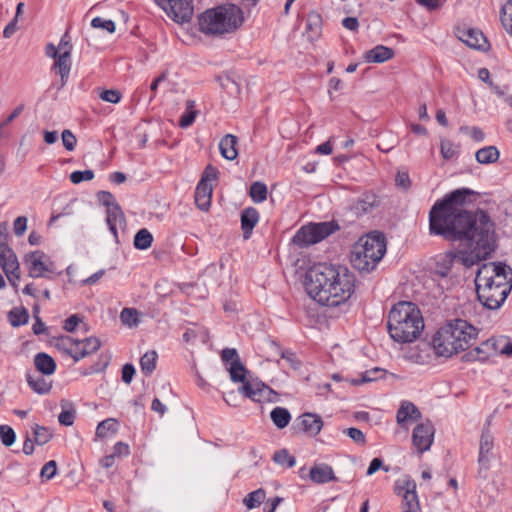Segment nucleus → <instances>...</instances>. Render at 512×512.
Returning a JSON list of instances; mask_svg holds the SVG:
<instances>
[{
	"label": "nucleus",
	"instance_id": "1",
	"mask_svg": "<svg viewBox=\"0 0 512 512\" xmlns=\"http://www.w3.org/2000/svg\"><path fill=\"white\" fill-rule=\"evenodd\" d=\"M475 192L456 189L438 200L429 212L430 232L448 241L465 242L469 250L454 251L455 261L470 268L485 260L496 248L495 226L483 210L463 208Z\"/></svg>",
	"mask_w": 512,
	"mask_h": 512
},
{
	"label": "nucleus",
	"instance_id": "2",
	"mask_svg": "<svg viewBox=\"0 0 512 512\" xmlns=\"http://www.w3.org/2000/svg\"><path fill=\"white\" fill-rule=\"evenodd\" d=\"M354 274L344 266L317 265L305 277L308 295L321 305L338 306L354 292Z\"/></svg>",
	"mask_w": 512,
	"mask_h": 512
},
{
	"label": "nucleus",
	"instance_id": "3",
	"mask_svg": "<svg viewBox=\"0 0 512 512\" xmlns=\"http://www.w3.org/2000/svg\"><path fill=\"white\" fill-rule=\"evenodd\" d=\"M512 269L502 262L484 263L475 277L478 300L490 310L499 309L512 289Z\"/></svg>",
	"mask_w": 512,
	"mask_h": 512
},
{
	"label": "nucleus",
	"instance_id": "4",
	"mask_svg": "<svg viewBox=\"0 0 512 512\" xmlns=\"http://www.w3.org/2000/svg\"><path fill=\"white\" fill-rule=\"evenodd\" d=\"M477 335L478 330L472 324L463 319H454L434 334L433 349L436 355L449 358L468 349Z\"/></svg>",
	"mask_w": 512,
	"mask_h": 512
},
{
	"label": "nucleus",
	"instance_id": "5",
	"mask_svg": "<svg viewBox=\"0 0 512 512\" xmlns=\"http://www.w3.org/2000/svg\"><path fill=\"white\" fill-rule=\"evenodd\" d=\"M387 329L395 342H414L424 329L420 309L408 301H400L393 305L388 315Z\"/></svg>",
	"mask_w": 512,
	"mask_h": 512
},
{
	"label": "nucleus",
	"instance_id": "6",
	"mask_svg": "<svg viewBox=\"0 0 512 512\" xmlns=\"http://www.w3.org/2000/svg\"><path fill=\"white\" fill-rule=\"evenodd\" d=\"M222 361L229 365L227 370L231 381L242 383L238 391L244 397L254 402H270L273 401L276 393L272 388L257 379H247V369L241 362L237 350L234 348H226L221 353Z\"/></svg>",
	"mask_w": 512,
	"mask_h": 512
},
{
	"label": "nucleus",
	"instance_id": "7",
	"mask_svg": "<svg viewBox=\"0 0 512 512\" xmlns=\"http://www.w3.org/2000/svg\"><path fill=\"white\" fill-rule=\"evenodd\" d=\"M244 21L242 10L226 4L203 12L198 19L200 31L210 35L234 32Z\"/></svg>",
	"mask_w": 512,
	"mask_h": 512
},
{
	"label": "nucleus",
	"instance_id": "8",
	"mask_svg": "<svg viewBox=\"0 0 512 512\" xmlns=\"http://www.w3.org/2000/svg\"><path fill=\"white\" fill-rule=\"evenodd\" d=\"M386 242L382 234H368L361 237L354 245L351 263L361 272H370L383 258Z\"/></svg>",
	"mask_w": 512,
	"mask_h": 512
},
{
	"label": "nucleus",
	"instance_id": "9",
	"mask_svg": "<svg viewBox=\"0 0 512 512\" xmlns=\"http://www.w3.org/2000/svg\"><path fill=\"white\" fill-rule=\"evenodd\" d=\"M338 228L339 226L334 221L311 223L301 227L296 232L293 243L299 247H307L322 241Z\"/></svg>",
	"mask_w": 512,
	"mask_h": 512
},
{
	"label": "nucleus",
	"instance_id": "10",
	"mask_svg": "<svg viewBox=\"0 0 512 512\" xmlns=\"http://www.w3.org/2000/svg\"><path fill=\"white\" fill-rule=\"evenodd\" d=\"M0 267L6 274L9 282L16 286L20 279L19 263L14 251L8 244V224L0 223Z\"/></svg>",
	"mask_w": 512,
	"mask_h": 512
},
{
	"label": "nucleus",
	"instance_id": "11",
	"mask_svg": "<svg viewBox=\"0 0 512 512\" xmlns=\"http://www.w3.org/2000/svg\"><path fill=\"white\" fill-rule=\"evenodd\" d=\"M157 3L179 23L189 22L193 15L192 0H156Z\"/></svg>",
	"mask_w": 512,
	"mask_h": 512
},
{
	"label": "nucleus",
	"instance_id": "12",
	"mask_svg": "<svg viewBox=\"0 0 512 512\" xmlns=\"http://www.w3.org/2000/svg\"><path fill=\"white\" fill-rule=\"evenodd\" d=\"M395 492L403 498V509L419 512L420 504L416 492V482L413 479L407 478L397 481L395 485Z\"/></svg>",
	"mask_w": 512,
	"mask_h": 512
},
{
	"label": "nucleus",
	"instance_id": "13",
	"mask_svg": "<svg viewBox=\"0 0 512 512\" xmlns=\"http://www.w3.org/2000/svg\"><path fill=\"white\" fill-rule=\"evenodd\" d=\"M434 427L430 421L418 424L412 433V442L419 453L428 451L434 440Z\"/></svg>",
	"mask_w": 512,
	"mask_h": 512
},
{
	"label": "nucleus",
	"instance_id": "14",
	"mask_svg": "<svg viewBox=\"0 0 512 512\" xmlns=\"http://www.w3.org/2000/svg\"><path fill=\"white\" fill-rule=\"evenodd\" d=\"M296 428L310 437L317 436L323 427L322 418L316 413H303L296 419Z\"/></svg>",
	"mask_w": 512,
	"mask_h": 512
},
{
	"label": "nucleus",
	"instance_id": "15",
	"mask_svg": "<svg viewBox=\"0 0 512 512\" xmlns=\"http://www.w3.org/2000/svg\"><path fill=\"white\" fill-rule=\"evenodd\" d=\"M45 254L42 251H33L25 255L24 262L27 266L29 276L32 278L44 277L45 272L49 271L44 261Z\"/></svg>",
	"mask_w": 512,
	"mask_h": 512
},
{
	"label": "nucleus",
	"instance_id": "16",
	"mask_svg": "<svg viewBox=\"0 0 512 512\" xmlns=\"http://www.w3.org/2000/svg\"><path fill=\"white\" fill-rule=\"evenodd\" d=\"M458 38L464 42L467 46L478 49H488V41L480 30L467 28L458 31Z\"/></svg>",
	"mask_w": 512,
	"mask_h": 512
},
{
	"label": "nucleus",
	"instance_id": "17",
	"mask_svg": "<svg viewBox=\"0 0 512 512\" xmlns=\"http://www.w3.org/2000/svg\"><path fill=\"white\" fill-rule=\"evenodd\" d=\"M309 478L316 484H325L337 481L333 468L326 463L315 464L309 471Z\"/></svg>",
	"mask_w": 512,
	"mask_h": 512
},
{
	"label": "nucleus",
	"instance_id": "18",
	"mask_svg": "<svg viewBox=\"0 0 512 512\" xmlns=\"http://www.w3.org/2000/svg\"><path fill=\"white\" fill-rule=\"evenodd\" d=\"M71 66L72 64L70 51H63L55 58L53 68L60 75V88H63L67 84Z\"/></svg>",
	"mask_w": 512,
	"mask_h": 512
},
{
	"label": "nucleus",
	"instance_id": "19",
	"mask_svg": "<svg viewBox=\"0 0 512 512\" xmlns=\"http://www.w3.org/2000/svg\"><path fill=\"white\" fill-rule=\"evenodd\" d=\"M493 448V437L488 430H483L480 447H479V458L478 463L480 465V473L482 470H488L489 468V453Z\"/></svg>",
	"mask_w": 512,
	"mask_h": 512
},
{
	"label": "nucleus",
	"instance_id": "20",
	"mask_svg": "<svg viewBox=\"0 0 512 512\" xmlns=\"http://www.w3.org/2000/svg\"><path fill=\"white\" fill-rule=\"evenodd\" d=\"M421 418L420 410L412 403L405 401L401 404L396 414L397 423L405 427L410 421H417Z\"/></svg>",
	"mask_w": 512,
	"mask_h": 512
},
{
	"label": "nucleus",
	"instance_id": "21",
	"mask_svg": "<svg viewBox=\"0 0 512 512\" xmlns=\"http://www.w3.org/2000/svg\"><path fill=\"white\" fill-rule=\"evenodd\" d=\"M212 186L205 181H199L195 189V203L202 211H208L211 205Z\"/></svg>",
	"mask_w": 512,
	"mask_h": 512
},
{
	"label": "nucleus",
	"instance_id": "22",
	"mask_svg": "<svg viewBox=\"0 0 512 512\" xmlns=\"http://www.w3.org/2000/svg\"><path fill=\"white\" fill-rule=\"evenodd\" d=\"M107 217L106 222L110 232L114 238H118L117 228L122 227L126 223L125 215L119 205L112 206L106 211Z\"/></svg>",
	"mask_w": 512,
	"mask_h": 512
},
{
	"label": "nucleus",
	"instance_id": "23",
	"mask_svg": "<svg viewBox=\"0 0 512 512\" xmlns=\"http://www.w3.org/2000/svg\"><path fill=\"white\" fill-rule=\"evenodd\" d=\"M259 221V213L254 207H248L241 212V228L244 239L251 236L252 230Z\"/></svg>",
	"mask_w": 512,
	"mask_h": 512
},
{
	"label": "nucleus",
	"instance_id": "24",
	"mask_svg": "<svg viewBox=\"0 0 512 512\" xmlns=\"http://www.w3.org/2000/svg\"><path fill=\"white\" fill-rule=\"evenodd\" d=\"M394 56L392 48L383 45H377L373 49L365 52L364 59L368 63H383Z\"/></svg>",
	"mask_w": 512,
	"mask_h": 512
},
{
	"label": "nucleus",
	"instance_id": "25",
	"mask_svg": "<svg viewBox=\"0 0 512 512\" xmlns=\"http://www.w3.org/2000/svg\"><path fill=\"white\" fill-rule=\"evenodd\" d=\"M454 251H448L436 257L434 273L442 278H446L455 261Z\"/></svg>",
	"mask_w": 512,
	"mask_h": 512
},
{
	"label": "nucleus",
	"instance_id": "26",
	"mask_svg": "<svg viewBox=\"0 0 512 512\" xmlns=\"http://www.w3.org/2000/svg\"><path fill=\"white\" fill-rule=\"evenodd\" d=\"M237 141V137L232 134H227L220 140L219 149L222 157L227 160H234L237 157Z\"/></svg>",
	"mask_w": 512,
	"mask_h": 512
},
{
	"label": "nucleus",
	"instance_id": "27",
	"mask_svg": "<svg viewBox=\"0 0 512 512\" xmlns=\"http://www.w3.org/2000/svg\"><path fill=\"white\" fill-rule=\"evenodd\" d=\"M34 365L43 375H52L56 370V362L50 355L44 352L35 355Z\"/></svg>",
	"mask_w": 512,
	"mask_h": 512
},
{
	"label": "nucleus",
	"instance_id": "28",
	"mask_svg": "<svg viewBox=\"0 0 512 512\" xmlns=\"http://www.w3.org/2000/svg\"><path fill=\"white\" fill-rule=\"evenodd\" d=\"M499 157V150L497 149L496 146L492 145L479 149L475 154L476 161L480 164L485 165L497 162Z\"/></svg>",
	"mask_w": 512,
	"mask_h": 512
},
{
	"label": "nucleus",
	"instance_id": "29",
	"mask_svg": "<svg viewBox=\"0 0 512 512\" xmlns=\"http://www.w3.org/2000/svg\"><path fill=\"white\" fill-rule=\"evenodd\" d=\"M322 29V17L317 12H310L306 18V32L311 33L310 38H317Z\"/></svg>",
	"mask_w": 512,
	"mask_h": 512
},
{
	"label": "nucleus",
	"instance_id": "30",
	"mask_svg": "<svg viewBox=\"0 0 512 512\" xmlns=\"http://www.w3.org/2000/svg\"><path fill=\"white\" fill-rule=\"evenodd\" d=\"M270 417L274 425L279 429L285 428L291 420L290 412L283 407H275L271 411Z\"/></svg>",
	"mask_w": 512,
	"mask_h": 512
},
{
	"label": "nucleus",
	"instance_id": "31",
	"mask_svg": "<svg viewBox=\"0 0 512 512\" xmlns=\"http://www.w3.org/2000/svg\"><path fill=\"white\" fill-rule=\"evenodd\" d=\"M27 383L29 387L38 394H46L48 393L52 385L50 382L46 381L42 376H33L27 375Z\"/></svg>",
	"mask_w": 512,
	"mask_h": 512
},
{
	"label": "nucleus",
	"instance_id": "32",
	"mask_svg": "<svg viewBox=\"0 0 512 512\" xmlns=\"http://www.w3.org/2000/svg\"><path fill=\"white\" fill-rule=\"evenodd\" d=\"M158 355L155 350L147 351L141 358H140V367L143 374L146 376H149L153 373V371L156 368V362H157Z\"/></svg>",
	"mask_w": 512,
	"mask_h": 512
},
{
	"label": "nucleus",
	"instance_id": "33",
	"mask_svg": "<svg viewBox=\"0 0 512 512\" xmlns=\"http://www.w3.org/2000/svg\"><path fill=\"white\" fill-rule=\"evenodd\" d=\"M118 430V422L116 419L108 418L101 421L96 428V436L99 438H106L113 435Z\"/></svg>",
	"mask_w": 512,
	"mask_h": 512
},
{
	"label": "nucleus",
	"instance_id": "34",
	"mask_svg": "<svg viewBox=\"0 0 512 512\" xmlns=\"http://www.w3.org/2000/svg\"><path fill=\"white\" fill-rule=\"evenodd\" d=\"M153 242V235L146 228L140 229L134 236V247L139 250L148 249Z\"/></svg>",
	"mask_w": 512,
	"mask_h": 512
},
{
	"label": "nucleus",
	"instance_id": "35",
	"mask_svg": "<svg viewBox=\"0 0 512 512\" xmlns=\"http://www.w3.org/2000/svg\"><path fill=\"white\" fill-rule=\"evenodd\" d=\"M32 434H33L34 442L37 445H44V444L48 443L53 436V434L49 428L40 426L38 424L33 425Z\"/></svg>",
	"mask_w": 512,
	"mask_h": 512
},
{
	"label": "nucleus",
	"instance_id": "36",
	"mask_svg": "<svg viewBox=\"0 0 512 512\" xmlns=\"http://www.w3.org/2000/svg\"><path fill=\"white\" fill-rule=\"evenodd\" d=\"M8 318L13 327H19L28 322L29 314L25 308H14L9 312Z\"/></svg>",
	"mask_w": 512,
	"mask_h": 512
},
{
	"label": "nucleus",
	"instance_id": "37",
	"mask_svg": "<svg viewBox=\"0 0 512 512\" xmlns=\"http://www.w3.org/2000/svg\"><path fill=\"white\" fill-rule=\"evenodd\" d=\"M120 320L129 328L136 327L140 322L139 312L135 308H124L120 313Z\"/></svg>",
	"mask_w": 512,
	"mask_h": 512
},
{
	"label": "nucleus",
	"instance_id": "38",
	"mask_svg": "<svg viewBox=\"0 0 512 512\" xmlns=\"http://www.w3.org/2000/svg\"><path fill=\"white\" fill-rule=\"evenodd\" d=\"M266 493L262 488L250 492L243 500V503L248 509H254L261 505L265 500Z\"/></svg>",
	"mask_w": 512,
	"mask_h": 512
},
{
	"label": "nucleus",
	"instance_id": "39",
	"mask_svg": "<svg viewBox=\"0 0 512 512\" xmlns=\"http://www.w3.org/2000/svg\"><path fill=\"white\" fill-rule=\"evenodd\" d=\"M249 195L253 202L261 203L267 198V186L260 181L252 183L249 191Z\"/></svg>",
	"mask_w": 512,
	"mask_h": 512
},
{
	"label": "nucleus",
	"instance_id": "40",
	"mask_svg": "<svg viewBox=\"0 0 512 512\" xmlns=\"http://www.w3.org/2000/svg\"><path fill=\"white\" fill-rule=\"evenodd\" d=\"M385 371L381 368L375 367L362 373L360 379L352 380L353 385H360L367 382L376 381L384 376Z\"/></svg>",
	"mask_w": 512,
	"mask_h": 512
},
{
	"label": "nucleus",
	"instance_id": "41",
	"mask_svg": "<svg viewBox=\"0 0 512 512\" xmlns=\"http://www.w3.org/2000/svg\"><path fill=\"white\" fill-rule=\"evenodd\" d=\"M194 104L195 102L193 100H188L186 102V111L179 120V125L181 128H187L194 122L197 115V111L194 110Z\"/></svg>",
	"mask_w": 512,
	"mask_h": 512
},
{
	"label": "nucleus",
	"instance_id": "42",
	"mask_svg": "<svg viewBox=\"0 0 512 512\" xmlns=\"http://www.w3.org/2000/svg\"><path fill=\"white\" fill-rule=\"evenodd\" d=\"M273 460L276 464L286 468H291L296 464L295 457L290 455L286 449L276 451L273 455Z\"/></svg>",
	"mask_w": 512,
	"mask_h": 512
},
{
	"label": "nucleus",
	"instance_id": "43",
	"mask_svg": "<svg viewBox=\"0 0 512 512\" xmlns=\"http://www.w3.org/2000/svg\"><path fill=\"white\" fill-rule=\"evenodd\" d=\"M378 205L377 197L374 194L365 195L364 198L359 199L354 208L357 212L366 213L369 212L373 207Z\"/></svg>",
	"mask_w": 512,
	"mask_h": 512
},
{
	"label": "nucleus",
	"instance_id": "44",
	"mask_svg": "<svg viewBox=\"0 0 512 512\" xmlns=\"http://www.w3.org/2000/svg\"><path fill=\"white\" fill-rule=\"evenodd\" d=\"M0 440L3 445L10 447L15 443V431L9 425L0 424Z\"/></svg>",
	"mask_w": 512,
	"mask_h": 512
},
{
	"label": "nucleus",
	"instance_id": "45",
	"mask_svg": "<svg viewBox=\"0 0 512 512\" xmlns=\"http://www.w3.org/2000/svg\"><path fill=\"white\" fill-rule=\"evenodd\" d=\"M441 155L444 159H452L457 153V147L450 140L444 139L440 145Z\"/></svg>",
	"mask_w": 512,
	"mask_h": 512
},
{
	"label": "nucleus",
	"instance_id": "46",
	"mask_svg": "<svg viewBox=\"0 0 512 512\" xmlns=\"http://www.w3.org/2000/svg\"><path fill=\"white\" fill-rule=\"evenodd\" d=\"M83 350L87 351V356L95 353L101 346L100 340L96 337H88L80 340Z\"/></svg>",
	"mask_w": 512,
	"mask_h": 512
},
{
	"label": "nucleus",
	"instance_id": "47",
	"mask_svg": "<svg viewBox=\"0 0 512 512\" xmlns=\"http://www.w3.org/2000/svg\"><path fill=\"white\" fill-rule=\"evenodd\" d=\"M70 181L73 184H79L82 181H90L94 178V172L92 170L74 171L69 176Z\"/></svg>",
	"mask_w": 512,
	"mask_h": 512
},
{
	"label": "nucleus",
	"instance_id": "48",
	"mask_svg": "<svg viewBox=\"0 0 512 512\" xmlns=\"http://www.w3.org/2000/svg\"><path fill=\"white\" fill-rule=\"evenodd\" d=\"M91 26L93 28L104 29L109 33H114L116 29L115 23L112 20H106L101 17L93 18L91 21Z\"/></svg>",
	"mask_w": 512,
	"mask_h": 512
},
{
	"label": "nucleus",
	"instance_id": "49",
	"mask_svg": "<svg viewBox=\"0 0 512 512\" xmlns=\"http://www.w3.org/2000/svg\"><path fill=\"white\" fill-rule=\"evenodd\" d=\"M460 132L470 134L471 138L476 142H482L485 139V133L479 127L462 126L460 127Z\"/></svg>",
	"mask_w": 512,
	"mask_h": 512
},
{
	"label": "nucleus",
	"instance_id": "50",
	"mask_svg": "<svg viewBox=\"0 0 512 512\" xmlns=\"http://www.w3.org/2000/svg\"><path fill=\"white\" fill-rule=\"evenodd\" d=\"M500 20L505 29H508V23H512V0H509L500 12Z\"/></svg>",
	"mask_w": 512,
	"mask_h": 512
},
{
	"label": "nucleus",
	"instance_id": "51",
	"mask_svg": "<svg viewBox=\"0 0 512 512\" xmlns=\"http://www.w3.org/2000/svg\"><path fill=\"white\" fill-rule=\"evenodd\" d=\"M96 197L100 204L106 206L107 210L112 206L118 205L115 201L113 194L108 191H99Z\"/></svg>",
	"mask_w": 512,
	"mask_h": 512
},
{
	"label": "nucleus",
	"instance_id": "52",
	"mask_svg": "<svg viewBox=\"0 0 512 512\" xmlns=\"http://www.w3.org/2000/svg\"><path fill=\"white\" fill-rule=\"evenodd\" d=\"M56 472H57V463L54 460H50L42 467L40 476L43 479L50 480L56 475Z\"/></svg>",
	"mask_w": 512,
	"mask_h": 512
},
{
	"label": "nucleus",
	"instance_id": "53",
	"mask_svg": "<svg viewBox=\"0 0 512 512\" xmlns=\"http://www.w3.org/2000/svg\"><path fill=\"white\" fill-rule=\"evenodd\" d=\"M343 433L348 435L357 444L364 445L366 443L364 433L358 428H347L343 430Z\"/></svg>",
	"mask_w": 512,
	"mask_h": 512
},
{
	"label": "nucleus",
	"instance_id": "54",
	"mask_svg": "<svg viewBox=\"0 0 512 512\" xmlns=\"http://www.w3.org/2000/svg\"><path fill=\"white\" fill-rule=\"evenodd\" d=\"M62 143L66 150L73 151L75 149L77 139L75 135L68 129L62 132Z\"/></svg>",
	"mask_w": 512,
	"mask_h": 512
},
{
	"label": "nucleus",
	"instance_id": "55",
	"mask_svg": "<svg viewBox=\"0 0 512 512\" xmlns=\"http://www.w3.org/2000/svg\"><path fill=\"white\" fill-rule=\"evenodd\" d=\"M76 412L73 408L63 410L59 416L58 421L61 425L71 426L74 423Z\"/></svg>",
	"mask_w": 512,
	"mask_h": 512
},
{
	"label": "nucleus",
	"instance_id": "56",
	"mask_svg": "<svg viewBox=\"0 0 512 512\" xmlns=\"http://www.w3.org/2000/svg\"><path fill=\"white\" fill-rule=\"evenodd\" d=\"M121 97H122V95H121L120 91L115 90V89L104 90L100 94V98L103 101L113 103V104L118 103L121 100Z\"/></svg>",
	"mask_w": 512,
	"mask_h": 512
},
{
	"label": "nucleus",
	"instance_id": "57",
	"mask_svg": "<svg viewBox=\"0 0 512 512\" xmlns=\"http://www.w3.org/2000/svg\"><path fill=\"white\" fill-rule=\"evenodd\" d=\"M69 355L74 359L75 362L87 357V351L83 350L80 340H75L72 349H70Z\"/></svg>",
	"mask_w": 512,
	"mask_h": 512
},
{
	"label": "nucleus",
	"instance_id": "58",
	"mask_svg": "<svg viewBox=\"0 0 512 512\" xmlns=\"http://www.w3.org/2000/svg\"><path fill=\"white\" fill-rule=\"evenodd\" d=\"M27 229V218L25 216H19L15 219L13 224V230L15 235L22 236Z\"/></svg>",
	"mask_w": 512,
	"mask_h": 512
},
{
	"label": "nucleus",
	"instance_id": "59",
	"mask_svg": "<svg viewBox=\"0 0 512 512\" xmlns=\"http://www.w3.org/2000/svg\"><path fill=\"white\" fill-rule=\"evenodd\" d=\"M82 321V318L77 314H73L65 320L63 328L67 332H73L76 326Z\"/></svg>",
	"mask_w": 512,
	"mask_h": 512
},
{
	"label": "nucleus",
	"instance_id": "60",
	"mask_svg": "<svg viewBox=\"0 0 512 512\" xmlns=\"http://www.w3.org/2000/svg\"><path fill=\"white\" fill-rule=\"evenodd\" d=\"M75 340L73 337L70 336H63L59 339L58 342V348L62 349L65 353L69 355L70 349H72V346L75 343Z\"/></svg>",
	"mask_w": 512,
	"mask_h": 512
},
{
	"label": "nucleus",
	"instance_id": "61",
	"mask_svg": "<svg viewBox=\"0 0 512 512\" xmlns=\"http://www.w3.org/2000/svg\"><path fill=\"white\" fill-rule=\"evenodd\" d=\"M135 374V368L132 364H125L122 367V381L126 384H130Z\"/></svg>",
	"mask_w": 512,
	"mask_h": 512
},
{
	"label": "nucleus",
	"instance_id": "62",
	"mask_svg": "<svg viewBox=\"0 0 512 512\" xmlns=\"http://www.w3.org/2000/svg\"><path fill=\"white\" fill-rule=\"evenodd\" d=\"M395 181L396 185L403 189H408L411 185V181L407 172H398Z\"/></svg>",
	"mask_w": 512,
	"mask_h": 512
},
{
	"label": "nucleus",
	"instance_id": "63",
	"mask_svg": "<svg viewBox=\"0 0 512 512\" xmlns=\"http://www.w3.org/2000/svg\"><path fill=\"white\" fill-rule=\"evenodd\" d=\"M380 468H383L384 471L388 472L389 471V468L388 467H384L383 466V461L380 459V458H374L372 459V461L370 462V465L367 469V472L366 474L368 476H371L372 474H374L376 471H378Z\"/></svg>",
	"mask_w": 512,
	"mask_h": 512
},
{
	"label": "nucleus",
	"instance_id": "64",
	"mask_svg": "<svg viewBox=\"0 0 512 512\" xmlns=\"http://www.w3.org/2000/svg\"><path fill=\"white\" fill-rule=\"evenodd\" d=\"M129 446L124 442H117L113 447V454L116 456H127L129 454Z\"/></svg>",
	"mask_w": 512,
	"mask_h": 512
}]
</instances>
